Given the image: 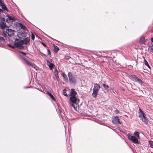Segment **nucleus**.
<instances>
[{
    "label": "nucleus",
    "mask_w": 153,
    "mask_h": 153,
    "mask_svg": "<svg viewBox=\"0 0 153 153\" xmlns=\"http://www.w3.org/2000/svg\"><path fill=\"white\" fill-rule=\"evenodd\" d=\"M76 94L77 93L75 91L74 89H72L70 94V96H71L70 98L71 101L70 104L75 110H76V108L78 106V103L79 101V98L76 97Z\"/></svg>",
    "instance_id": "nucleus-1"
},
{
    "label": "nucleus",
    "mask_w": 153,
    "mask_h": 153,
    "mask_svg": "<svg viewBox=\"0 0 153 153\" xmlns=\"http://www.w3.org/2000/svg\"><path fill=\"white\" fill-rule=\"evenodd\" d=\"M100 88V86L98 84H95L93 89L92 95L94 97H96L97 95V93Z\"/></svg>",
    "instance_id": "nucleus-2"
},
{
    "label": "nucleus",
    "mask_w": 153,
    "mask_h": 153,
    "mask_svg": "<svg viewBox=\"0 0 153 153\" xmlns=\"http://www.w3.org/2000/svg\"><path fill=\"white\" fill-rule=\"evenodd\" d=\"M23 42V41L22 40L16 39L14 43L15 45L17 48L21 49H23L24 48L23 46V45H24Z\"/></svg>",
    "instance_id": "nucleus-3"
},
{
    "label": "nucleus",
    "mask_w": 153,
    "mask_h": 153,
    "mask_svg": "<svg viewBox=\"0 0 153 153\" xmlns=\"http://www.w3.org/2000/svg\"><path fill=\"white\" fill-rule=\"evenodd\" d=\"M139 113V117L140 118L142 121L145 124H147L148 123V120L146 117L145 114L141 110Z\"/></svg>",
    "instance_id": "nucleus-4"
},
{
    "label": "nucleus",
    "mask_w": 153,
    "mask_h": 153,
    "mask_svg": "<svg viewBox=\"0 0 153 153\" xmlns=\"http://www.w3.org/2000/svg\"><path fill=\"white\" fill-rule=\"evenodd\" d=\"M3 31L4 34L6 33L10 36H12L14 33V30L8 28L3 30Z\"/></svg>",
    "instance_id": "nucleus-5"
},
{
    "label": "nucleus",
    "mask_w": 153,
    "mask_h": 153,
    "mask_svg": "<svg viewBox=\"0 0 153 153\" xmlns=\"http://www.w3.org/2000/svg\"><path fill=\"white\" fill-rule=\"evenodd\" d=\"M128 139L131 141L133 142L134 143H138V138L134 136H131L128 134L127 135Z\"/></svg>",
    "instance_id": "nucleus-6"
},
{
    "label": "nucleus",
    "mask_w": 153,
    "mask_h": 153,
    "mask_svg": "<svg viewBox=\"0 0 153 153\" xmlns=\"http://www.w3.org/2000/svg\"><path fill=\"white\" fill-rule=\"evenodd\" d=\"M68 76L70 82L72 83H75L76 82V80L70 72L68 73Z\"/></svg>",
    "instance_id": "nucleus-7"
},
{
    "label": "nucleus",
    "mask_w": 153,
    "mask_h": 153,
    "mask_svg": "<svg viewBox=\"0 0 153 153\" xmlns=\"http://www.w3.org/2000/svg\"><path fill=\"white\" fill-rule=\"evenodd\" d=\"M7 18L6 19V22L10 23H12L13 22L15 21V18L12 16H8Z\"/></svg>",
    "instance_id": "nucleus-8"
},
{
    "label": "nucleus",
    "mask_w": 153,
    "mask_h": 153,
    "mask_svg": "<svg viewBox=\"0 0 153 153\" xmlns=\"http://www.w3.org/2000/svg\"><path fill=\"white\" fill-rule=\"evenodd\" d=\"M6 25L5 24V20H2L1 22L0 23V27L1 28L4 29H6L5 27Z\"/></svg>",
    "instance_id": "nucleus-9"
},
{
    "label": "nucleus",
    "mask_w": 153,
    "mask_h": 153,
    "mask_svg": "<svg viewBox=\"0 0 153 153\" xmlns=\"http://www.w3.org/2000/svg\"><path fill=\"white\" fill-rule=\"evenodd\" d=\"M112 122L113 123L118 124L120 123L119 119L118 117H115L112 120Z\"/></svg>",
    "instance_id": "nucleus-10"
},
{
    "label": "nucleus",
    "mask_w": 153,
    "mask_h": 153,
    "mask_svg": "<svg viewBox=\"0 0 153 153\" xmlns=\"http://www.w3.org/2000/svg\"><path fill=\"white\" fill-rule=\"evenodd\" d=\"M47 61L48 65L51 69H52L54 67V65L48 60H47Z\"/></svg>",
    "instance_id": "nucleus-11"
},
{
    "label": "nucleus",
    "mask_w": 153,
    "mask_h": 153,
    "mask_svg": "<svg viewBox=\"0 0 153 153\" xmlns=\"http://www.w3.org/2000/svg\"><path fill=\"white\" fill-rule=\"evenodd\" d=\"M23 60L28 65H30L31 66L33 67V64L31 62H29L28 60L25 59V58H23Z\"/></svg>",
    "instance_id": "nucleus-12"
},
{
    "label": "nucleus",
    "mask_w": 153,
    "mask_h": 153,
    "mask_svg": "<svg viewBox=\"0 0 153 153\" xmlns=\"http://www.w3.org/2000/svg\"><path fill=\"white\" fill-rule=\"evenodd\" d=\"M0 6L1 7V8L4 10H6L7 11H8V10L6 7L4 5V4L2 2H1L0 3Z\"/></svg>",
    "instance_id": "nucleus-13"
},
{
    "label": "nucleus",
    "mask_w": 153,
    "mask_h": 153,
    "mask_svg": "<svg viewBox=\"0 0 153 153\" xmlns=\"http://www.w3.org/2000/svg\"><path fill=\"white\" fill-rule=\"evenodd\" d=\"M23 41V44H27L28 42H29L30 41V39L28 38H26L24 40H22Z\"/></svg>",
    "instance_id": "nucleus-14"
},
{
    "label": "nucleus",
    "mask_w": 153,
    "mask_h": 153,
    "mask_svg": "<svg viewBox=\"0 0 153 153\" xmlns=\"http://www.w3.org/2000/svg\"><path fill=\"white\" fill-rule=\"evenodd\" d=\"M18 25L25 30H27V29L25 25L21 23H19Z\"/></svg>",
    "instance_id": "nucleus-15"
},
{
    "label": "nucleus",
    "mask_w": 153,
    "mask_h": 153,
    "mask_svg": "<svg viewBox=\"0 0 153 153\" xmlns=\"http://www.w3.org/2000/svg\"><path fill=\"white\" fill-rule=\"evenodd\" d=\"M62 76L63 77L65 81L67 82L68 81V77L67 75L64 73H62Z\"/></svg>",
    "instance_id": "nucleus-16"
},
{
    "label": "nucleus",
    "mask_w": 153,
    "mask_h": 153,
    "mask_svg": "<svg viewBox=\"0 0 153 153\" xmlns=\"http://www.w3.org/2000/svg\"><path fill=\"white\" fill-rule=\"evenodd\" d=\"M135 81L137 82L140 85H142V81L141 80V79H139V78H136Z\"/></svg>",
    "instance_id": "nucleus-17"
},
{
    "label": "nucleus",
    "mask_w": 153,
    "mask_h": 153,
    "mask_svg": "<svg viewBox=\"0 0 153 153\" xmlns=\"http://www.w3.org/2000/svg\"><path fill=\"white\" fill-rule=\"evenodd\" d=\"M145 42V38L144 37H141L140 39V42L141 44H143Z\"/></svg>",
    "instance_id": "nucleus-18"
},
{
    "label": "nucleus",
    "mask_w": 153,
    "mask_h": 153,
    "mask_svg": "<svg viewBox=\"0 0 153 153\" xmlns=\"http://www.w3.org/2000/svg\"><path fill=\"white\" fill-rule=\"evenodd\" d=\"M54 47V51L55 52H57L59 50V48L57 46H55L54 45H53Z\"/></svg>",
    "instance_id": "nucleus-19"
},
{
    "label": "nucleus",
    "mask_w": 153,
    "mask_h": 153,
    "mask_svg": "<svg viewBox=\"0 0 153 153\" xmlns=\"http://www.w3.org/2000/svg\"><path fill=\"white\" fill-rule=\"evenodd\" d=\"M130 78L133 79V80L135 81L136 79L138 77H137L135 75H131L130 76Z\"/></svg>",
    "instance_id": "nucleus-20"
},
{
    "label": "nucleus",
    "mask_w": 153,
    "mask_h": 153,
    "mask_svg": "<svg viewBox=\"0 0 153 153\" xmlns=\"http://www.w3.org/2000/svg\"><path fill=\"white\" fill-rule=\"evenodd\" d=\"M134 135L136 136V137H137L138 139H139L140 138L139 133L138 132H135L134 133Z\"/></svg>",
    "instance_id": "nucleus-21"
},
{
    "label": "nucleus",
    "mask_w": 153,
    "mask_h": 153,
    "mask_svg": "<svg viewBox=\"0 0 153 153\" xmlns=\"http://www.w3.org/2000/svg\"><path fill=\"white\" fill-rule=\"evenodd\" d=\"M50 97L53 100H55V99L53 97V96L50 92L48 93Z\"/></svg>",
    "instance_id": "nucleus-22"
},
{
    "label": "nucleus",
    "mask_w": 153,
    "mask_h": 153,
    "mask_svg": "<svg viewBox=\"0 0 153 153\" xmlns=\"http://www.w3.org/2000/svg\"><path fill=\"white\" fill-rule=\"evenodd\" d=\"M144 62L145 65L149 68H150V67L149 65L148 62L147 61L145 60H144Z\"/></svg>",
    "instance_id": "nucleus-23"
},
{
    "label": "nucleus",
    "mask_w": 153,
    "mask_h": 153,
    "mask_svg": "<svg viewBox=\"0 0 153 153\" xmlns=\"http://www.w3.org/2000/svg\"><path fill=\"white\" fill-rule=\"evenodd\" d=\"M54 73H55V76H56V77L57 78L56 76H57L58 77V72L57 71V69H56V70H55V71L54 72Z\"/></svg>",
    "instance_id": "nucleus-24"
},
{
    "label": "nucleus",
    "mask_w": 153,
    "mask_h": 153,
    "mask_svg": "<svg viewBox=\"0 0 153 153\" xmlns=\"http://www.w3.org/2000/svg\"><path fill=\"white\" fill-rule=\"evenodd\" d=\"M149 143L150 146L153 148V141H149Z\"/></svg>",
    "instance_id": "nucleus-25"
},
{
    "label": "nucleus",
    "mask_w": 153,
    "mask_h": 153,
    "mask_svg": "<svg viewBox=\"0 0 153 153\" xmlns=\"http://www.w3.org/2000/svg\"><path fill=\"white\" fill-rule=\"evenodd\" d=\"M102 85L103 86V87L105 89H106L107 88H108L109 87V86L108 85H106L105 84H102Z\"/></svg>",
    "instance_id": "nucleus-26"
},
{
    "label": "nucleus",
    "mask_w": 153,
    "mask_h": 153,
    "mask_svg": "<svg viewBox=\"0 0 153 153\" xmlns=\"http://www.w3.org/2000/svg\"><path fill=\"white\" fill-rule=\"evenodd\" d=\"M66 90L65 89H64L63 90V94L65 96H67V94L66 93Z\"/></svg>",
    "instance_id": "nucleus-27"
},
{
    "label": "nucleus",
    "mask_w": 153,
    "mask_h": 153,
    "mask_svg": "<svg viewBox=\"0 0 153 153\" xmlns=\"http://www.w3.org/2000/svg\"><path fill=\"white\" fill-rule=\"evenodd\" d=\"M8 46H9L11 48H15V47L13 46H12L10 44H8Z\"/></svg>",
    "instance_id": "nucleus-28"
},
{
    "label": "nucleus",
    "mask_w": 153,
    "mask_h": 153,
    "mask_svg": "<svg viewBox=\"0 0 153 153\" xmlns=\"http://www.w3.org/2000/svg\"><path fill=\"white\" fill-rule=\"evenodd\" d=\"M47 51H48V54L49 55H50L51 54V52H50V51L49 49L48 48L47 49Z\"/></svg>",
    "instance_id": "nucleus-29"
},
{
    "label": "nucleus",
    "mask_w": 153,
    "mask_h": 153,
    "mask_svg": "<svg viewBox=\"0 0 153 153\" xmlns=\"http://www.w3.org/2000/svg\"><path fill=\"white\" fill-rule=\"evenodd\" d=\"M19 53H20L23 54H24L25 55H26V53H24V52H23L22 51H20V52H19Z\"/></svg>",
    "instance_id": "nucleus-30"
},
{
    "label": "nucleus",
    "mask_w": 153,
    "mask_h": 153,
    "mask_svg": "<svg viewBox=\"0 0 153 153\" xmlns=\"http://www.w3.org/2000/svg\"><path fill=\"white\" fill-rule=\"evenodd\" d=\"M31 37H32V39L33 40H34L35 37H34V35H33V34H32V36H31Z\"/></svg>",
    "instance_id": "nucleus-31"
},
{
    "label": "nucleus",
    "mask_w": 153,
    "mask_h": 153,
    "mask_svg": "<svg viewBox=\"0 0 153 153\" xmlns=\"http://www.w3.org/2000/svg\"><path fill=\"white\" fill-rule=\"evenodd\" d=\"M42 44V45L45 47H46V45L43 42H41Z\"/></svg>",
    "instance_id": "nucleus-32"
},
{
    "label": "nucleus",
    "mask_w": 153,
    "mask_h": 153,
    "mask_svg": "<svg viewBox=\"0 0 153 153\" xmlns=\"http://www.w3.org/2000/svg\"><path fill=\"white\" fill-rule=\"evenodd\" d=\"M150 51L151 52L153 53V48H152L150 49Z\"/></svg>",
    "instance_id": "nucleus-33"
},
{
    "label": "nucleus",
    "mask_w": 153,
    "mask_h": 153,
    "mask_svg": "<svg viewBox=\"0 0 153 153\" xmlns=\"http://www.w3.org/2000/svg\"><path fill=\"white\" fill-rule=\"evenodd\" d=\"M3 11L2 10L0 9V13H3Z\"/></svg>",
    "instance_id": "nucleus-34"
},
{
    "label": "nucleus",
    "mask_w": 153,
    "mask_h": 153,
    "mask_svg": "<svg viewBox=\"0 0 153 153\" xmlns=\"http://www.w3.org/2000/svg\"><path fill=\"white\" fill-rule=\"evenodd\" d=\"M151 40L152 42H153V38H151Z\"/></svg>",
    "instance_id": "nucleus-35"
},
{
    "label": "nucleus",
    "mask_w": 153,
    "mask_h": 153,
    "mask_svg": "<svg viewBox=\"0 0 153 153\" xmlns=\"http://www.w3.org/2000/svg\"><path fill=\"white\" fill-rule=\"evenodd\" d=\"M1 2H2V1L1 0H0V3H1Z\"/></svg>",
    "instance_id": "nucleus-36"
},
{
    "label": "nucleus",
    "mask_w": 153,
    "mask_h": 153,
    "mask_svg": "<svg viewBox=\"0 0 153 153\" xmlns=\"http://www.w3.org/2000/svg\"><path fill=\"white\" fill-rule=\"evenodd\" d=\"M1 39H4V38L3 37H1Z\"/></svg>",
    "instance_id": "nucleus-37"
},
{
    "label": "nucleus",
    "mask_w": 153,
    "mask_h": 153,
    "mask_svg": "<svg viewBox=\"0 0 153 153\" xmlns=\"http://www.w3.org/2000/svg\"><path fill=\"white\" fill-rule=\"evenodd\" d=\"M116 112H118V111L117 110H116Z\"/></svg>",
    "instance_id": "nucleus-38"
},
{
    "label": "nucleus",
    "mask_w": 153,
    "mask_h": 153,
    "mask_svg": "<svg viewBox=\"0 0 153 153\" xmlns=\"http://www.w3.org/2000/svg\"><path fill=\"white\" fill-rule=\"evenodd\" d=\"M116 112H118V111L117 110H116Z\"/></svg>",
    "instance_id": "nucleus-39"
},
{
    "label": "nucleus",
    "mask_w": 153,
    "mask_h": 153,
    "mask_svg": "<svg viewBox=\"0 0 153 153\" xmlns=\"http://www.w3.org/2000/svg\"><path fill=\"white\" fill-rule=\"evenodd\" d=\"M151 153H153L151 152Z\"/></svg>",
    "instance_id": "nucleus-40"
}]
</instances>
